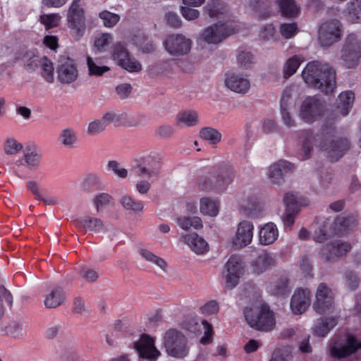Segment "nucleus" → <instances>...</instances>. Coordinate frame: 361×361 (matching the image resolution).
Returning <instances> with one entry per match:
<instances>
[{
  "label": "nucleus",
  "mask_w": 361,
  "mask_h": 361,
  "mask_svg": "<svg viewBox=\"0 0 361 361\" xmlns=\"http://www.w3.org/2000/svg\"><path fill=\"white\" fill-rule=\"evenodd\" d=\"M245 264L242 257L231 255L225 264L224 277L227 289L234 288L244 274Z\"/></svg>",
  "instance_id": "14"
},
{
  "label": "nucleus",
  "mask_w": 361,
  "mask_h": 361,
  "mask_svg": "<svg viewBox=\"0 0 361 361\" xmlns=\"http://www.w3.org/2000/svg\"><path fill=\"white\" fill-rule=\"evenodd\" d=\"M182 240L189 246L192 252L197 255H204L209 250L207 242L195 233L183 235Z\"/></svg>",
  "instance_id": "29"
},
{
  "label": "nucleus",
  "mask_w": 361,
  "mask_h": 361,
  "mask_svg": "<svg viewBox=\"0 0 361 361\" xmlns=\"http://www.w3.org/2000/svg\"><path fill=\"white\" fill-rule=\"evenodd\" d=\"M106 169L109 171H112L119 178H125L128 176L127 169L121 167L120 164L116 161H109Z\"/></svg>",
  "instance_id": "51"
},
{
  "label": "nucleus",
  "mask_w": 361,
  "mask_h": 361,
  "mask_svg": "<svg viewBox=\"0 0 361 361\" xmlns=\"http://www.w3.org/2000/svg\"><path fill=\"white\" fill-rule=\"evenodd\" d=\"M203 12L211 18L235 20L227 6L220 0H209L204 7Z\"/></svg>",
  "instance_id": "22"
},
{
  "label": "nucleus",
  "mask_w": 361,
  "mask_h": 361,
  "mask_svg": "<svg viewBox=\"0 0 361 361\" xmlns=\"http://www.w3.org/2000/svg\"><path fill=\"white\" fill-rule=\"evenodd\" d=\"M42 159V154L36 149H26L24 153V160L30 169H37Z\"/></svg>",
  "instance_id": "40"
},
{
  "label": "nucleus",
  "mask_w": 361,
  "mask_h": 361,
  "mask_svg": "<svg viewBox=\"0 0 361 361\" xmlns=\"http://www.w3.org/2000/svg\"><path fill=\"white\" fill-rule=\"evenodd\" d=\"M111 197L107 193H101L94 199V203L96 207L97 211L99 212L101 207H105L110 202Z\"/></svg>",
  "instance_id": "56"
},
{
  "label": "nucleus",
  "mask_w": 361,
  "mask_h": 361,
  "mask_svg": "<svg viewBox=\"0 0 361 361\" xmlns=\"http://www.w3.org/2000/svg\"><path fill=\"white\" fill-rule=\"evenodd\" d=\"M351 246L348 243L336 241L331 245L324 246L321 250L322 255L326 261H331L348 252Z\"/></svg>",
  "instance_id": "23"
},
{
  "label": "nucleus",
  "mask_w": 361,
  "mask_h": 361,
  "mask_svg": "<svg viewBox=\"0 0 361 361\" xmlns=\"http://www.w3.org/2000/svg\"><path fill=\"white\" fill-rule=\"evenodd\" d=\"M86 60L88 73L90 76H102L104 73L109 71V68L106 66L97 65L90 56H87Z\"/></svg>",
  "instance_id": "45"
},
{
  "label": "nucleus",
  "mask_w": 361,
  "mask_h": 361,
  "mask_svg": "<svg viewBox=\"0 0 361 361\" xmlns=\"http://www.w3.org/2000/svg\"><path fill=\"white\" fill-rule=\"evenodd\" d=\"M311 302V292L307 288L295 290L291 297L290 307L294 314H302L307 311Z\"/></svg>",
  "instance_id": "20"
},
{
  "label": "nucleus",
  "mask_w": 361,
  "mask_h": 361,
  "mask_svg": "<svg viewBox=\"0 0 361 361\" xmlns=\"http://www.w3.org/2000/svg\"><path fill=\"white\" fill-rule=\"evenodd\" d=\"M298 27L295 23H283L280 26V33L286 39L293 37L297 32Z\"/></svg>",
  "instance_id": "52"
},
{
  "label": "nucleus",
  "mask_w": 361,
  "mask_h": 361,
  "mask_svg": "<svg viewBox=\"0 0 361 361\" xmlns=\"http://www.w3.org/2000/svg\"><path fill=\"white\" fill-rule=\"evenodd\" d=\"M343 64L348 68H355L361 58V34L350 33L347 36L341 51Z\"/></svg>",
  "instance_id": "7"
},
{
  "label": "nucleus",
  "mask_w": 361,
  "mask_h": 361,
  "mask_svg": "<svg viewBox=\"0 0 361 361\" xmlns=\"http://www.w3.org/2000/svg\"><path fill=\"white\" fill-rule=\"evenodd\" d=\"M219 310V305L215 300L209 301L201 307V312L205 315L216 314Z\"/></svg>",
  "instance_id": "58"
},
{
  "label": "nucleus",
  "mask_w": 361,
  "mask_h": 361,
  "mask_svg": "<svg viewBox=\"0 0 361 361\" xmlns=\"http://www.w3.org/2000/svg\"><path fill=\"white\" fill-rule=\"evenodd\" d=\"M75 226L80 230L94 233H105L106 228L104 222L99 218L86 216L75 220Z\"/></svg>",
  "instance_id": "28"
},
{
  "label": "nucleus",
  "mask_w": 361,
  "mask_h": 361,
  "mask_svg": "<svg viewBox=\"0 0 361 361\" xmlns=\"http://www.w3.org/2000/svg\"><path fill=\"white\" fill-rule=\"evenodd\" d=\"M219 202L214 198L204 197L200 200V210L203 214L216 216L219 212Z\"/></svg>",
  "instance_id": "33"
},
{
  "label": "nucleus",
  "mask_w": 361,
  "mask_h": 361,
  "mask_svg": "<svg viewBox=\"0 0 361 361\" xmlns=\"http://www.w3.org/2000/svg\"><path fill=\"white\" fill-rule=\"evenodd\" d=\"M40 66L41 75L42 78L49 83H52L54 79V65L53 63L44 56L40 60L36 59H31L30 62L26 65V68L28 71L34 70V67Z\"/></svg>",
  "instance_id": "25"
},
{
  "label": "nucleus",
  "mask_w": 361,
  "mask_h": 361,
  "mask_svg": "<svg viewBox=\"0 0 361 361\" xmlns=\"http://www.w3.org/2000/svg\"><path fill=\"white\" fill-rule=\"evenodd\" d=\"M237 62L243 68H248L255 62V54L247 49H239L237 54Z\"/></svg>",
  "instance_id": "41"
},
{
  "label": "nucleus",
  "mask_w": 361,
  "mask_h": 361,
  "mask_svg": "<svg viewBox=\"0 0 361 361\" xmlns=\"http://www.w3.org/2000/svg\"><path fill=\"white\" fill-rule=\"evenodd\" d=\"M80 3L81 0H73L67 13L68 26L77 40L83 36L86 29L85 9Z\"/></svg>",
  "instance_id": "9"
},
{
  "label": "nucleus",
  "mask_w": 361,
  "mask_h": 361,
  "mask_svg": "<svg viewBox=\"0 0 361 361\" xmlns=\"http://www.w3.org/2000/svg\"><path fill=\"white\" fill-rule=\"evenodd\" d=\"M133 41L135 45L144 53H150L155 49L154 44L142 33L135 35Z\"/></svg>",
  "instance_id": "43"
},
{
  "label": "nucleus",
  "mask_w": 361,
  "mask_h": 361,
  "mask_svg": "<svg viewBox=\"0 0 361 361\" xmlns=\"http://www.w3.org/2000/svg\"><path fill=\"white\" fill-rule=\"evenodd\" d=\"M258 235L261 245H269L278 239L279 230L275 224L269 222L260 226Z\"/></svg>",
  "instance_id": "30"
},
{
  "label": "nucleus",
  "mask_w": 361,
  "mask_h": 361,
  "mask_svg": "<svg viewBox=\"0 0 361 361\" xmlns=\"http://www.w3.org/2000/svg\"><path fill=\"white\" fill-rule=\"evenodd\" d=\"M144 160V158H141L140 160L135 159V164L132 166V171L139 177L146 176L147 180H138L135 185L137 191L140 195L147 194L151 188L150 178L152 175V171L146 168L143 166L141 161Z\"/></svg>",
  "instance_id": "21"
},
{
  "label": "nucleus",
  "mask_w": 361,
  "mask_h": 361,
  "mask_svg": "<svg viewBox=\"0 0 361 361\" xmlns=\"http://www.w3.org/2000/svg\"><path fill=\"white\" fill-rule=\"evenodd\" d=\"M60 140L65 146L73 147L77 141V136L73 130L66 128L61 133Z\"/></svg>",
  "instance_id": "46"
},
{
  "label": "nucleus",
  "mask_w": 361,
  "mask_h": 361,
  "mask_svg": "<svg viewBox=\"0 0 361 361\" xmlns=\"http://www.w3.org/2000/svg\"><path fill=\"white\" fill-rule=\"evenodd\" d=\"M274 36L275 29L270 24L264 25L259 32V37L264 40H271L274 38Z\"/></svg>",
  "instance_id": "62"
},
{
  "label": "nucleus",
  "mask_w": 361,
  "mask_h": 361,
  "mask_svg": "<svg viewBox=\"0 0 361 361\" xmlns=\"http://www.w3.org/2000/svg\"><path fill=\"white\" fill-rule=\"evenodd\" d=\"M163 46L171 56H185L190 53L192 40L180 33L172 34L167 36L164 40Z\"/></svg>",
  "instance_id": "12"
},
{
  "label": "nucleus",
  "mask_w": 361,
  "mask_h": 361,
  "mask_svg": "<svg viewBox=\"0 0 361 361\" xmlns=\"http://www.w3.org/2000/svg\"><path fill=\"white\" fill-rule=\"evenodd\" d=\"M355 101V94L352 91H344L341 92L337 99L336 104V116L337 115L342 116H347L353 108Z\"/></svg>",
  "instance_id": "31"
},
{
  "label": "nucleus",
  "mask_w": 361,
  "mask_h": 361,
  "mask_svg": "<svg viewBox=\"0 0 361 361\" xmlns=\"http://www.w3.org/2000/svg\"><path fill=\"white\" fill-rule=\"evenodd\" d=\"M324 111L323 103L316 97H306L300 106L298 116L307 123L318 121Z\"/></svg>",
  "instance_id": "13"
},
{
  "label": "nucleus",
  "mask_w": 361,
  "mask_h": 361,
  "mask_svg": "<svg viewBox=\"0 0 361 361\" xmlns=\"http://www.w3.org/2000/svg\"><path fill=\"white\" fill-rule=\"evenodd\" d=\"M111 58L120 67L130 73H139L142 69L141 63L130 55L122 42H117L113 46Z\"/></svg>",
  "instance_id": "10"
},
{
  "label": "nucleus",
  "mask_w": 361,
  "mask_h": 361,
  "mask_svg": "<svg viewBox=\"0 0 361 361\" xmlns=\"http://www.w3.org/2000/svg\"><path fill=\"white\" fill-rule=\"evenodd\" d=\"M23 145L14 138H8L4 144V150L7 154H16L23 149Z\"/></svg>",
  "instance_id": "49"
},
{
  "label": "nucleus",
  "mask_w": 361,
  "mask_h": 361,
  "mask_svg": "<svg viewBox=\"0 0 361 361\" xmlns=\"http://www.w3.org/2000/svg\"><path fill=\"white\" fill-rule=\"evenodd\" d=\"M154 343V339L148 334H143L139 340L133 343V348L140 358L154 361L158 356V350Z\"/></svg>",
  "instance_id": "19"
},
{
  "label": "nucleus",
  "mask_w": 361,
  "mask_h": 361,
  "mask_svg": "<svg viewBox=\"0 0 361 361\" xmlns=\"http://www.w3.org/2000/svg\"><path fill=\"white\" fill-rule=\"evenodd\" d=\"M106 128L104 121H101V119H96L88 124L87 133L89 135L95 136L102 133Z\"/></svg>",
  "instance_id": "47"
},
{
  "label": "nucleus",
  "mask_w": 361,
  "mask_h": 361,
  "mask_svg": "<svg viewBox=\"0 0 361 361\" xmlns=\"http://www.w3.org/2000/svg\"><path fill=\"white\" fill-rule=\"evenodd\" d=\"M334 132L333 127L323 128L321 134L314 136L313 140L316 147L325 152L331 161H336L349 148L350 143L347 139L336 140Z\"/></svg>",
  "instance_id": "3"
},
{
  "label": "nucleus",
  "mask_w": 361,
  "mask_h": 361,
  "mask_svg": "<svg viewBox=\"0 0 361 361\" xmlns=\"http://www.w3.org/2000/svg\"><path fill=\"white\" fill-rule=\"evenodd\" d=\"M131 91L132 87L128 83L120 84L116 87L117 94L122 99H126L131 93Z\"/></svg>",
  "instance_id": "64"
},
{
  "label": "nucleus",
  "mask_w": 361,
  "mask_h": 361,
  "mask_svg": "<svg viewBox=\"0 0 361 361\" xmlns=\"http://www.w3.org/2000/svg\"><path fill=\"white\" fill-rule=\"evenodd\" d=\"M290 281L286 277H281L275 284V291L276 294L283 295L288 290Z\"/></svg>",
  "instance_id": "55"
},
{
  "label": "nucleus",
  "mask_w": 361,
  "mask_h": 361,
  "mask_svg": "<svg viewBox=\"0 0 361 361\" xmlns=\"http://www.w3.org/2000/svg\"><path fill=\"white\" fill-rule=\"evenodd\" d=\"M181 14L188 20H194L199 18L200 13L198 10L191 8L190 6L181 7Z\"/></svg>",
  "instance_id": "53"
},
{
  "label": "nucleus",
  "mask_w": 361,
  "mask_h": 361,
  "mask_svg": "<svg viewBox=\"0 0 361 361\" xmlns=\"http://www.w3.org/2000/svg\"><path fill=\"white\" fill-rule=\"evenodd\" d=\"M281 14L286 17H295L300 12V7L294 0H276Z\"/></svg>",
  "instance_id": "36"
},
{
  "label": "nucleus",
  "mask_w": 361,
  "mask_h": 361,
  "mask_svg": "<svg viewBox=\"0 0 361 361\" xmlns=\"http://www.w3.org/2000/svg\"><path fill=\"white\" fill-rule=\"evenodd\" d=\"M199 115L192 110H186L178 114L176 124L180 128H190L198 125Z\"/></svg>",
  "instance_id": "32"
},
{
  "label": "nucleus",
  "mask_w": 361,
  "mask_h": 361,
  "mask_svg": "<svg viewBox=\"0 0 361 361\" xmlns=\"http://www.w3.org/2000/svg\"><path fill=\"white\" fill-rule=\"evenodd\" d=\"M276 264L275 257L269 252H262L251 262V268L255 274H261Z\"/></svg>",
  "instance_id": "27"
},
{
  "label": "nucleus",
  "mask_w": 361,
  "mask_h": 361,
  "mask_svg": "<svg viewBox=\"0 0 361 361\" xmlns=\"http://www.w3.org/2000/svg\"><path fill=\"white\" fill-rule=\"evenodd\" d=\"M240 28V24L235 20H219L205 27L200 34L201 38L209 44L217 45L237 33Z\"/></svg>",
  "instance_id": "4"
},
{
  "label": "nucleus",
  "mask_w": 361,
  "mask_h": 361,
  "mask_svg": "<svg viewBox=\"0 0 361 361\" xmlns=\"http://www.w3.org/2000/svg\"><path fill=\"white\" fill-rule=\"evenodd\" d=\"M253 231L252 222L247 220L241 221L237 224L234 235L229 240L230 245L237 250L247 247L252 241Z\"/></svg>",
  "instance_id": "15"
},
{
  "label": "nucleus",
  "mask_w": 361,
  "mask_h": 361,
  "mask_svg": "<svg viewBox=\"0 0 361 361\" xmlns=\"http://www.w3.org/2000/svg\"><path fill=\"white\" fill-rule=\"evenodd\" d=\"M293 165L288 161L281 160L269 166L267 175L270 181L274 184H279L283 180V176L292 171Z\"/></svg>",
  "instance_id": "26"
},
{
  "label": "nucleus",
  "mask_w": 361,
  "mask_h": 361,
  "mask_svg": "<svg viewBox=\"0 0 361 361\" xmlns=\"http://www.w3.org/2000/svg\"><path fill=\"white\" fill-rule=\"evenodd\" d=\"M312 308L319 314H334L335 312L334 294L331 288L326 283H321L317 286L314 293Z\"/></svg>",
  "instance_id": "8"
},
{
  "label": "nucleus",
  "mask_w": 361,
  "mask_h": 361,
  "mask_svg": "<svg viewBox=\"0 0 361 361\" xmlns=\"http://www.w3.org/2000/svg\"><path fill=\"white\" fill-rule=\"evenodd\" d=\"M112 39L110 34L102 33L96 37L94 40V46L99 51H102Z\"/></svg>",
  "instance_id": "54"
},
{
  "label": "nucleus",
  "mask_w": 361,
  "mask_h": 361,
  "mask_svg": "<svg viewBox=\"0 0 361 361\" xmlns=\"http://www.w3.org/2000/svg\"><path fill=\"white\" fill-rule=\"evenodd\" d=\"M303 61V57L300 55H294L288 58L283 66V78L288 79L294 75Z\"/></svg>",
  "instance_id": "34"
},
{
  "label": "nucleus",
  "mask_w": 361,
  "mask_h": 361,
  "mask_svg": "<svg viewBox=\"0 0 361 361\" xmlns=\"http://www.w3.org/2000/svg\"><path fill=\"white\" fill-rule=\"evenodd\" d=\"M290 108L281 109V116L283 123L288 127H293L295 125L293 116L290 112Z\"/></svg>",
  "instance_id": "61"
},
{
  "label": "nucleus",
  "mask_w": 361,
  "mask_h": 361,
  "mask_svg": "<svg viewBox=\"0 0 361 361\" xmlns=\"http://www.w3.org/2000/svg\"><path fill=\"white\" fill-rule=\"evenodd\" d=\"M299 210L297 209H286L285 214L283 216V221L286 226H292L295 221V217L298 213Z\"/></svg>",
  "instance_id": "63"
},
{
  "label": "nucleus",
  "mask_w": 361,
  "mask_h": 361,
  "mask_svg": "<svg viewBox=\"0 0 361 361\" xmlns=\"http://www.w3.org/2000/svg\"><path fill=\"white\" fill-rule=\"evenodd\" d=\"M224 86L233 92L245 94L250 91L251 82L245 74L231 71L225 74Z\"/></svg>",
  "instance_id": "16"
},
{
  "label": "nucleus",
  "mask_w": 361,
  "mask_h": 361,
  "mask_svg": "<svg viewBox=\"0 0 361 361\" xmlns=\"http://www.w3.org/2000/svg\"><path fill=\"white\" fill-rule=\"evenodd\" d=\"M64 300L65 295L63 288L56 287L47 295L44 300V305L47 308H56L61 305Z\"/></svg>",
  "instance_id": "35"
},
{
  "label": "nucleus",
  "mask_w": 361,
  "mask_h": 361,
  "mask_svg": "<svg viewBox=\"0 0 361 361\" xmlns=\"http://www.w3.org/2000/svg\"><path fill=\"white\" fill-rule=\"evenodd\" d=\"M99 18L103 20L104 26L111 27L115 25L120 20V16L118 14L104 11L99 15Z\"/></svg>",
  "instance_id": "48"
},
{
  "label": "nucleus",
  "mask_w": 361,
  "mask_h": 361,
  "mask_svg": "<svg viewBox=\"0 0 361 361\" xmlns=\"http://www.w3.org/2000/svg\"><path fill=\"white\" fill-rule=\"evenodd\" d=\"M361 350V341L355 336L348 334L345 335L343 343H334L330 348V353L333 357L343 358L348 357L357 350Z\"/></svg>",
  "instance_id": "17"
},
{
  "label": "nucleus",
  "mask_w": 361,
  "mask_h": 361,
  "mask_svg": "<svg viewBox=\"0 0 361 361\" xmlns=\"http://www.w3.org/2000/svg\"><path fill=\"white\" fill-rule=\"evenodd\" d=\"M338 314L322 317L317 320L312 328V334L318 337H325L337 325Z\"/></svg>",
  "instance_id": "24"
},
{
  "label": "nucleus",
  "mask_w": 361,
  "mask_h": 361,
  "mask_svg": "<svg viewBox=\"0 0 361 361\" xmlns=\"http://www.w3.org/2000/svg\"><path fill=\"white\" fill-rule=\"evenodd\" d=\"M302 78L310 87L325 94L336 89V72L326 63L318 61L309 62L302 71Z\"/></svg>",
  "instance_id": "1"
},
{
  "label": "nucleus",
  "mask_w": 361,
  "mask_h": 361,
  "mask_svg": "<svg viewBox=\"0 0 361 361\" xmlns=\"http://www.w3.org/2000/svg\"><path fill=\"white\" fill-rule=\"evenodd\" d=\"M60 16L58 14H44L40 16V20L47 28H53L58 25Z\"/></svg>",
  "instance_id": "50"
},
{
  "label": "nucleus",
  "mask_w": 361,
  "mask_h": 361,
  "mask_svg": "<svg viewBox=\"0 0 361 361\" xmlns=\"http://www.w3.org/2000/svg\"><path fill=\"white\" fill-rule=\"evenodd\" d=\"M291 349L288 345H282L276 348L272 352L269 361H291Z\"/></svg>",
  "instance_id": "39"
},
{
  "label": "nucleus",
  "mask_w": 361,
  "mask_h": 361,
  "mask_svg": "<svg viewBox=\"0 0 361 361\" xmlns=\"http://www.w3.org/2000/svg\"><path fill=\"white\" fill-rule=\"evenodd\" d=\"M164 345L169 355L182 359L189 353V346L185 336L176 329L168 330L164 337Z\"/></svg>",
  "instance_id": "6"
},
{
  "label": "nucleus",
  "mask_w": 361,
  "mask_h": 361,
  "mask_svg": "<svg viewBox=\"0 0 361 361\" xmlns=\"http://www.w3.org/2000/svg\"><path fill=\"white\" fill-rule=\"evenodd\" d=\"M297 197L298 193L287 192L285 194L283 197V202L287 209H297L299 210V208L296 207Z\"/></svg>",
  "instance_id": "59"
},
{
  "label": "nucleus",
  "mask_w": 361,
  "mask_h": 361,
  "mask_svg": "<svg viewBox=\"0 0 361 361\" xmlns=\"http://www.w3.org/2000/svg\"><path fill=\"white\" fill-rule=\"evenodd\" d=\"M178 224L183 230H189L191 228L198 229L202 227V220L198 216H182L178 219Z\"/></svg>",
  "instance_id": "42"
},
{
  "label": "nucleus",
  "mask_w": 361,
  "mask_h": 361,
  "mask_svg": "<svg viewBox=\"0 0 361 361\" xmlns=\"http://www.w3.org/2000/svg\"><path fill=\"white\" fill-rule=\"evenodd\" d=\"M351 224H354V222L343 216H339L336 220L327 219L315 228L313 239L316 242H324L336 234L346 232L350 228Z\"/></svg>",
  "instance_id": "5"
},
{
  "label": "nucleus",
  "mask_w": 361,
  "mask_h": 361,
  "mask_svg": "<svg viewBox=\"0 0 361 361\" xmlns=\"http://www.w3.org/2000/svg\"><path fill=\"white\" fill-rule=\"evenodd\" d=\"M80 274L83 279L88 282H94L99 278V274L96 271L87 267L82 268Z\"/></svg>",
  "instance_id": "57"
},
{
  "label": "nucleus",
  "mask_w": 361,
  "mask_h": 361,
  "mask_svg": "<svg viewBox=\"0 0 361 361\" xmlns=\"http://www.w3.org/2000/svg\"><path fill=\"white\" fill-rule=\"evenodd\" d=\"M343 35V26L336 19H328L319 30V41L322 47H329L338 42Z\"/></svg>",
  "instance_id": "11"
},
{
  "label": "nucleus",
  "mask_w": 361,
  "mask_h": 361,
  "mask_svg": "<svg viewBox=\"0 0 361 361\" xmlns=\"http://www.w3.org/2000/svg\"><path fill=\"white\" fill-rule=\"evenodd\" d=\"M347 20L351 23L361 21V0H353L348 4Z\"/></svg>",
  "instance_id": "37"
},
{
  "label": "nucleus",
  "mask_w": 361,
  "mask_h": 361,
  "mask_svg": "<svg viewBox=\"0 0 361 361\" xmlns=\"http://www.w3.org/2000/svg\"><path fill=\"white\" fill-rule=\"evenodd\" d=\"M58 80L62 84L75 82L78 77V71L75 61L70 57L61 58L56 68Z\"/></svg>",
  "instance_id": "18"
},
{
  "label": "nucleus",
  "mask_w": 361,
  "mask_h": 361,
  "mask_svg": "<svg viewBox=\"0 0 361 361\" xmlns=\"http://www.w3.org/2000/svg\"><path fill=\"white\" fill-rule=\"evenodd\" d=\"M244 315L250 327L261 331H270L275 328L274 313L265 303L258 301L245 307Z\"/></svg>",
  "instance_id": "2"
},
{
  "label": "nucleus",
  "mask_w": 361,
  "mask_h": 361,
  "mask_svg": "<svg viewBox=\"0 0 361 361\" xmlns=\"http://www.w3.org/2000/svg\"><path fill=\"white\" fill-rule=\"evenodd\" d=\"M200 136L202 139L208 141L212 145L219 143L222 137L221 133L212 127H204L200 130Z\"/></svg>",
  "instance_id": "38"
},
{
  "label": "nucleus",
  "mask_w": 361,
  "mask_h": 361,
  "mask_svg": "<svg viewBox=\"0 0 361 361\" xmlns=\"http://www.w3.org/2000/svg\"><path fill=\"white\" fill-rule=\"evenodd\" d=\"M360 278L357 275L352 271L345 274V285L350 290H355L360 283Z\"/></svg>",
  "instance_id": "60"
},
{
  "label": "nucleus",
  "mask_w": 361,
  "mask_h": 361,
  "mask_svg": "<svg viewBox=\"0 0 361 361\" xmlns=\"http://www.w3.org/2000/svg\"><path fill=\"white\" fill-rule=\"evenodd\" d=\"M121 205L128 210L141 212L143 209V204L140 200L133 199L128 195H125L120 200Z\"/></svg>",
  "instance_id": "44"
}]
</instances>
